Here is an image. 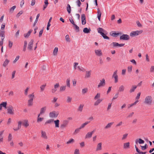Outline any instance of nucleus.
I'll return each mask as SVG.
<instances>
[{"mask_svg": "<svg viewBox=\"0 0 154 154\" xmlns=\"http://www.w3.org/2000/svg\"><path fill=\"white\" fill-rule=\"evenodd\" d=\"M7 111L8 113L13 115L14 114V110L12 106H10L7 108Z\"/></svg>", "mask_w": 154, "mask_h": 154, "instance_id": "1a4fd4ad", "label": "nucleus"}, {"mask_svg": "<svg viewBox=\"0 0 154 154\" xmlns=\"http://www.w3.org/2000/svg\"><path fill=\"white\" fill-rule=\"evenodd\" d=\"M74 142V140L72 138L70 139L68 141H67L66 143L67 144H69L71 143H72Z\"/></svg>", "mask_w": 154, "mask_h": 154, "instance_id": "a19ab883", "label": "nucleus"}, {"mask_svg": "<svg viewBox=\"0 0 154 154\" xmlns=\"http://www.w3.org/2000/svg\"><path fill=\"white\" fill-rule=\"evenodd\" d=\"M132 66H130L128 67V71L129 72H131L132 70Z\"/></svg>", "mask_w": 154, "mask_h": 154, "instance_id": "052dcab7", "label": "nucleus"}, {"mask_svg": "<svg viewBox=\"0 0 154 154\" xmlns=\"http://www.w3.org/2000/svg\"><path fill=\"white\" fill-rule=\"evenodd\" d=\"M40 16V14H37V15L36 16V19L34 22V26H35V24L36 23H37L39 17Z\"/></svg>", "mask_w": 154, "mask_h": 154, "instance_id": "09e8293b", "label": "nucleus"}, {"mask_svg": "<svg viewBox=\"0 0 154 154\" xmlns=\"http://www.w3.org/2000/svg\"><path fill=\"white\" fill-rule=\"evenodd\" d=\"M74 154H80L79 149H75L74 151Z\"/></svg>", "mask_w": 154, "mask_h": 154, "instance_id": "774afa93", "label": "nucleus"}, {"mask_svg": "<svg viewBox=\"0 0 154 154\" xmlns=\"http://www.w3.org/2000/svg\"><path fill=\"white\" fill-rule=\"evenodd\" d=\"M100 93H97L94 97V100H97V99H100Z\"/></svg>", "mask_w": 154, "mask_h": 154, "instance_id": "e433bc0d", "label": "nucleus"}, {"mask_svg": "<svg viewBox=\"0 0 154 154\" xmlns=\"http://www.w3.org/2000/svg\"><path fill=\"white\" fill-rule=\"evenodd\" d=\"M54 121L53 119H50L47 121L45 122V124H50L53 122Z\"/></svg>", "mask_w": 154, "mask_h": 154, "instance_id": "3c124183", "label": "nucleus"}, {"mask_svg": "<svg viewBox=\"0 0 154 154\" xmlns=\"http://www.w3.org/2000/svg\"><path fill=\"white\" fill-rule=\"evenodd\" d=\"M78 63L76 62L74 63L73 64V69L75 70H76L77 68L78 69Z\"/></svg>", "mask_w": 154, "mask_h": 154, "instance_id": "c03bdc74", "label": "nucleus"}, {"mask_svg": "<svg viewBox=\"0 0 154 154\" xmlns=\"http://www.w3.org/2000/svg\"><path fill=\"white\" fill-rule=\"evenodd\" d=\"M101 15V13L99 9H97V17L99 21H100V17Z\"/></svg>", "mask_w": 154, "mask_h": 154, "instance_id": "bb28decb", "label": "nucleus"}, {"mask_svg": "<svg viewBox=\"0 0 154 154\" xmlns=\"http://www.w3.org/2000/svg\"><path fill=\"white\" fill-rule=\"evenodd\" d=\"M110 45H112V47L114 48L118 47V43L116 42H113L110 44Z\"/></svg>", "mask_w": 154, "mask_h": 154, "instance_id": "f704fd0d", "label": "nucleus"}, {"mask_svg": "<svg viewBox=\"0 0 154 154\" xmlns=\"http://www.w3.org/2000/svg\"><path fill=\"white\" fill-rule=\"evenodd\" d=\"M136 144H137L138 143L139 144H143L144 143V140H143L140 138L137 139L135 141Z\"/></svg>", "mask_w": 154, "mask_h": 154, "instance_id": "a211bd4d", "label": "nucleus"}, {"mask_svg": "<svg viewBox=\"0 0 154 154\" xmlns=\"http://www.w3.org/2000/svg\"><path fill=\"white\" fill-rule=\"evenodd\" d=\"M46 85H42L40 86V89L41 91H43L44 90Z\"/></svg>", "mask_w": 154, "mask_h": 154, "instance_id": "69168bd1", "label": "nucleus"}, {"mask_svg": "<svg viewBox=\"0 0 154 154\" xmlns=\"http://www.w3.org/2000/svg\"><path fill=\"white\" fill-rule=\"evenodd\" d=\"M114 124V122H112L109 123L105 127V129H107L110 128L112 125Z\"/></svg>", "mask_w": 154, "mask_h": 154, "instance_id": "b1692460", "label": "nucleus"}, {"mask_svg": "<svg viewBox=\"0 0 154 154\" xmlns=\"http://www.w3.org/2000/svg\"><path fill=\"white\" fill-rule=\"evenodd\" d=\"M5 31H0V36L2 37L1 40H4L5 38Z\"/></svg>", "mask_w": 154, "mask_h": 154, "instance_id": "a878e982", "label": "nucleus"}, {"mask_svg": "<svg viewBox=\"0 0 154 154\" xmlns=\"http://www.w3.org/2000/svg\"><path fill=\"white\" fill-rule=\"evenodd\" d=\"M46 107L44 106L42 108H41L40 109V112L39 113V114L40 115H42L44 114L46 111Z\"/></svg>", "mask_w": 154, "mask_h": 154, "instance_id": "4be33fe9", "label": "nucleus"}, {"mask_svg": "<svg viewBox=\"0 0 154 154\" xmlns=\"http://www.w3.org/2000/svg\"><path fill=\"white\" fill-rule=\"evenodd\" d=\"M66 84L67 86L69 87H70V79H67L66 81Z\"/></svg>", "mask_w": 154, "mask_h": 154, "instance_id": "5fc2aeb1", "label": "nucleus"}, {"mask_svg": "<svg viewBox=\"0 0 154 154\" xmlns=\"http://www.w3.org/2000/svg\"><path fill=\"white\" fill-rule=\"evenodd\" d=\"M91 29H88L87 28H85L83 30V32L85 33H88L90 32Z\"/></svg>", "mask_w": 154, "mask_h": 154, "instance_id": "2f4dec72", "label": "nucleus"}, {"mask_svg": "<svg viewBox=\"0 0 154 154\" xmlns=\"http://www.w3.org/2000/svg\"><path fill=\"white\" fill-rule=\"evenodd\" d=\"M90 122L89 121H87L81 125L80 127L81 129L84 128L85 126Z\"/></svg>", "mask_w": 154, "mask_h": 154, "instance_id": "72a5a7b5", "label": "nucleus"}, {"mask_svg": "<svg viewBox=\"0 0 154 154\" xmlns=\"http://www.w3.org/2000/svg\"><path fill=\"white\" fill-rule=\"evenodd\" d=\"M137 87V86L136 85L132 86L130 90V92L131 93L134 92L135 89Z\"/></svg>", "mask_w": 154, "mask_h": 154, "instance_id": "473e14b6", "label": "nucleus"}, {"mask_svg": "<svg viewBox=\"0 0 154 154\" xmlns=\"http://www.w3.org/2000/svg\"><path fill=\"white\" fill-rule=\"evenodd\" d=\"M106 85V82L104 79H103L100 81V83L97 85V88H100L105 86Z\"/></svg>", "mask_w": 154, "mask_h": 154, "instance_id": "39448f33", "label": "nucleus"}, {"mask_svg": "<svg viewBox=\"0 0 154 154\" xmlns=\"http://www.w3.org/2000/svg\"><path fill=\"white\" fill-rule=\"evenodd\" d=\"M0 104L2 107L3 106L5 108H6V106L7 105V103L6 102H2Z\"/></svg>", "mask_w": 154, "mask_h": 154, "instance_id": "79ce46f5", "label": "nucleus"}, {"mask_svg": "<svg viewBox=\"0 0 154 154\" xmlns=\"http://www.w3.org/2000/svg\"><path fill=\"white\" fill-rule=\"evenodd\" d=\"M59 87V84L58 83L55 84L54 86V88L51 90V92L53 93H54L57 90V88Z\"/></svg>", "mask_w": 154, "mask_h": 154, "instance_id": "9d476101", "label": "nucleus"}, {"mask_svg": "<svg viewBox=\"0 0 154 154\" xmlns=\"http://www.w3.org/2000/svg\"><path fill=\"white\" fill-rule=\"evenodd\" d=\"M95 54L98 56H101L102 55V53L101 50L96 49L94 50Z\"/></svg>", "mask_w": 154, "mask_h": 154, "instance_id": "ddd939ff", "label": "nucleus"}, {"mask_svg": "<svg viewBox=\"0 0 154 154\" xmlns=\"http://www.w3.org/2000/svg\"><path fill=\"white\" fill-rule=\"evenodd\" d=\"M10 60H9L7 59H6L3 64V66L4 67H5L8 64Z\"/></svg>", "mask_w": 154, "mask_h": 154, "instance_id": "c85d7f7f", "label": "nucleus"}, {"mask_svg": "<svg viewBox=\"0 0 154 154\" xmlns=\"http://www.w3.org/2000/svg\"><path fill=\"white\" fill-rule=\"evenodd\" d=\"M117 73V70H116L114 72L112 76V77L114 79V82L115 83H116L118 82V77Z\"/></svg>", "mask_w": 154, "mask_h": 154, "instance_id": "6e6552de", "label": "nucleus"}, {"mask_svg": "<svg viewBox=\"0 0 154 154\" xmlns=\"http://www.w3.org/2000/svg\"><path fill=\"white\" fill-rule=\"evenodd\" d=\"M102 143H99L97 144L96 150L97 151L101 150L102 149Z\"/></svg>", "mask_w": 154, "mask_h": 154, "instance_id": "aec40b11", "label": "nucleus"}, {"mask_svg": "<svg viewBox=\"0 0 154 154\" xmlns=\"http://www.w3.org/2000/svg\"><path fill=\"white\" fill-rule=\"evenodd\" d=\"M53 122H54L55 125V127L56 128H58L59 127L60 121L59 120L57 119L55 120H54Z\"/></svg>", "mask_w": 154, "mask_h": 154, "instance_id": "6ab92c4d", "label": "nucleus"}, {"mask_svg": "<svg viewBox=\"0 0 154 154\" xmlns=\"http://www.w3.org/2000/svg\"><path fill=\"white\" fill-rule=\"evenodd\" d=\"M118 97H119V93H116L115 94V95H114V97H113L112 100H114L117 99Z\"/></svg>", "mask_w": 154, "mask_h": 154, "instance_id": "680f3d73", "label": "nucleus"}, {"mask_svg": "<svg viewBox=\"0 0 154 154\" xmlns=\"http://www.w3.org/2000/svg\"><path fill=\"white\" fill-rule=\"evenodd\" d=\"M83 105L82 104H80L78 108V110L80 112H82V110Z\"/></svg>", "mask_w": 154, "mask_h": 154, "instance_id": "6e6d98bb", "label": "nucleus"}, {"mask_svg": "<svg viewBox=\"0 0 154 154\" xmlns=\"http://www.w3.org/2000/svg\"><path fill=\"white\" fill-rule=\"evenodd\" d=\"M23 125L25 127H27L29 125V123L27 119H25L23 120L22 122Z\"/></svg>", "mask_w": 154, "mask_h": 154, "instance_id": "2eb2a0df", "label": "nucleus"}, {"mask_svg": "<svg viewBox=\"0 0 154 154\" xmlns=\"http://www.w3.org/2000/svg\"><path fill=\"white\" fill-rule=\"evenodd\" d=\"M143 31L142 30L132 31L130 33V35L131 37L135 36L141 33Z\"/></svg>", "mask_w": 154, "mask_h": 154, "instance_id": "20e7f679", "label": "nucleus"}, {"mask_svg": "<svg viewBox=\"0 0 154 154\" xmlns=\"http://www.w3.org/2000/svg\"><path fill=\"white\" fill-rule=\"evenodd\" d=\"M102 99H99L97 100L94 102V106H98L102 101Z\"/></svg>", "mask_w": 154, "mask_h": 154, "instance_id": "5701e85b", "label": "nucleus"}, {"mask_svg": "<svg viewBox=\"0 0 154 154\" xmlns=\"http://www.w3.org/2000/svg\"><path fill=\"white\" fill-rule=\"evenodd\" d=\"M27 45V42L26 41H24V45L23 46V51H25L26 50V48Z\"/></svg>", "mask_w": 154, "mask_h": 154, "instance_id": "603ef678", "label": "nucleus"}, {"mask_svg": "<svg viewBox=\"0 0 154 154\" xmlns=\"http://www.w3.org/2000/svg\"><path fill=\"white\" fill-rule=\"evenodd\" d=\"M32 31V30H30L26 34H24V37L26 38H28L30 35Z\"/></svg>", "mask_w": 154, "mask_h": 154, "instance_id": "cd10ccee", "label": "nucleus"}, {"mask_svg": "<svg viewBox=\"0 0 154 154\" xmlns=\"http://www.w3.org/2000/svg\"><path fill=\"white\" fill-rule=\"evenodd\" d=\"M67 10L69 14L70 13L71 7L69 4L67 5Z\"/></svg>", "mask_w": 154, "mask_h": 154, "instance_id": "8fccbe9b", "label": "nucleus"}, {"mask_svg": "<svg viewBox=\"0 0 154 154\" xmlns=\"http://www.w3.org/2000/svg\"><path fill=\"white\" fill-rule=\"evenodd\" d=\"M94 132V131H93L91 132H88L87 134L86 135L85 137L86 138H90L92 136V135Z\"/></svg>", "mask_w": 154, "mask_h": 154, "instance_id": "4468645a", "label": "nucleus"}, {"mask_svg": "<svg viewBox=\"0 0 154 154\" xmlns=\"http://www.w3.org/2000/svg\"><path fill=\"white\" fill-rule=\"evenodd\" d=\"M22 124V122L21 121H19L18 122V127L17 128H13V129L14 131H17L18 130L21 128Z\"/></svg>", "mask_w": 154, "mask_h": 154, "instance_id": "dca6fc26", "label": "nucleus"}, {"mask_svg": "<svg viewBox=\"0 0 154 154\" xmlns=\"http://www.w3.org/2000/svg\"><path fill=\"white\" fill-rule=\"evenodd\" d=\"M20 58V56L19 55L17 56L15 60L13 61V63H15Z\"/></svg>", "mask_w": 154, "mask_h": 154, "instance_id": "338daca9", "label": "nucleus"}, {"mask_svg": "<svg viewBox=\"0 0 154 154\" xmlns=\"http://www.w3.org/2000/svg\"><path fill=\"white\" fill-rule=\"evenodd\" d=\"M130 39L129 36L127 34H123L120 37L121 40H128Z\"/></svg>", "mask_w": 154, "mask_h": 154, "instance_id": "0eeeda50", "label": "nucleus"}, {"mask_svg": "<svg viewBox=\"0 0 154 154\" xmlns=\"http://www.w3.org/2000/svg\"><path fill=\"white\" fill-rule=\"evenodd\" d=\"M16 6L15 5L14 6L12 7L10 9V12L11 13H12L14 11V10L16 8Z\"/></svg>", "mask_w": 154, "mask_h": 154, "instance_id": "de8ad7c7", "label": "nucleus"}, {"mask_svg": "<svg viewBox=\"0 0 154 154\" xmlns=\"http://www.w3.org/2000/svg\"><path fill=\"white\" fill-rule=\"evenodd\" d=\"M28 97L29 98V100H33V98L34 97V93H32L31 94L28 95Z\"/></svg>", "mask_w": 154, "mask_h": 154, "instance_id": "4c0bfd02", "label": "nucleus"}, {"mask_svg": "<svg viewBox=\"0 0 154 154\" xmlns=\"http://www.w3.org/2000/svg\"><path fill=\"white\" fill-rule=\"evenodd\" d=\"M91 70L86 71L85 75V78H88L91 77Z\"/></svg>", "mask_w": 154, "mask_h": 154, "instance_id": "412c9836", "label": "nucleus"}, {"mask_svg": "<svg viewBox=\"0 0 154 154\" xmlns=\"http://www.w3.org/2000/svg\"><path fill=\"white\" fill-rule=\"evenodd\" d=\"M125 89V87L123 85H121L119 88L118 91L120 92H123Z\"/></svg>", "mask_w": 154, "mask_h": 154, "instance_id": "c756f323", "label": "nucleus"}, {"mask_svg": "<svg viewBox=\"0 0 154 154\" xmlns=\"http://www.w3.org/2000/svg\"><path fill=\"white\" fill-rule=\"evenodd\" d=\"M81 129V128L80 127L76 129L75 130V131L74 132V134H77L80 131V129Z\"/></svg>", "mask_w": 154, "mask_h": 154, "instance_id": "864d4df0", "label": "nucleus"}, {"mask_svg": "<svg viewBox=\"0 0 154 154\" xmlns=\"http://www.w3.org/2000/svg\"><path fill=\"white\" fill-rule=\"evenodd\" d=\"M66 86V85L61 86L60 88V92H62L65 90Z\"/></svg>", "mask_w": 154, "mask_h": 154, "instance_id": "c9c22d12", "label": "nucleus"}, {"mask_svg": "<svg viewBox=\"0 0 154 154\" xmlns=\"http://www.w3.org/2000/svg\"><path fill=\"white\" fill-rule=\"evenodd\" d=\"M65 39L66 40L67 42H70V39L69 38V35H67L65 36Z\"/></svg>", "mask_w": 154, "mask_h": 154, "instance_id": "bf43d9fd", "label": "nucleus"}, {"mask_svg": "<svg viewBox=\"0 0 154 154\" xmlns=\"http://www.w3.org/2000/svg\"><path fill=\"white\" fill-rule=\"evenodd\" d=\"M58 51V48L57 47H56L54 48L53 51V54L54 55H56L57 54V52Z\"/></svg>", "mask_w": 154, "mask_h": 154, "instance_id": "58836bf2", "label": "nucleus"}, {"mask_svg": "<svg viewBox=\"0 0 154 154\" xmlns=\"http://www.w3.org/2000/svg\"><path fill=\"white\" fill-rule=\"evenodd\" d=\"M140 94H141L140 92H139L137 94V96L136 97V100H138L140 98Z\"/></svg>", "mask_w": 154, "mask_h": 154, "instance_id": "0e129e2a", "label": "nucleus"}, {"mask_svg": "<svg viewBox=\"0 0 154 154\" xmlns=\"http://www.w3.org/2000/svg\"><path fill=\"white\" fill-rule=\"evenodd\" d=\"M78 69L80 71H81L83 72L85 71V69L83 68L82 67H80L79 66H78Z\"/></svg>", "mask_w": 154, "mask_h": 154, "instance_id": "e2e57ef3", "label": "nucleus"}, {"mask_svg": "<svg viewBox=\"0 0 154 154\" xmlns=\"http://www.w3.org/2000/svg\"><path fill=\"white\" fill-rule=\"evenodd\" d=\"M69 122L67 120H64L63 121L62 123L60 125V128L61 129H63L66 128L69 124Z\"/></svg>", "mask_w": 154, "mask_h": 154, "instance_id": "7ed1b4c3", "label": "nucleus"}, {"mask_svg": "<svg viewBox=\"0 0 154 154\" xmlns=\"http://www.w3.org/2000/svg\"><path fill=\"white\" fill-rule=\"evenodd\" d=\"M152 97L150 95H148L145 97L143 103L145 105H150L152 104Z\"/></svg>", "mask_w": 154, "mask_h": 154, "instance_id": "f03ea898", "label": "nucleus"}, {"mask_svg": "<svg viewBox=\"0 0 154 154\" xmlns=\"http://www.w3.org/2000/svg\"><path fill=\"white\" fill-rule=\"evenodd\" d=\"M40 115H40L39 114H38V115L37 119V122H41L44 119V118H41L40 117Z\"/></svg>", "mask_w": 154, "mask_h": 154, "instance_id": "7c9ffc66", "label": "nucleus"}, {"mask_svg": "<svg viewBox=\"0 0 154 154\" xmlns=\"http://www.w3.org/2000/svg\"><path fill=\"white\" fill-rule=\"evenodd\" d=\"M41 137L43 139L46 140L48 139V137L45 131H41Z\"/></svg>", "mask_w": 154, "mask_h": 154, "instance_id": "f3484780", "label": "nucleus"}, {"mask_svg": "<svg viewBox=\"0 0 154 154\" xmlns=\"http://www.w3.org/2000/svg\"><path fill=\"white\" fill-rule=\"evenodd\" d=\"M130 147V143L129 142H127L124 143L123 144V148L124 149H128Z\"/></svg>", "mask_w": 154, "mask_h": 154, "instance_id": "393cba45", "label": "nucleus"}, {"mask_svg": "<svg viewBox=\"0 0 154 154\" xmlns=\"http://www.w3.org/2000/svg\"><path fill=\"white\" fill-rule=\"evenodd\" d=\"M128 135V134L126 133L124 134L123 136L122 137V140H124L126 139L127 137V136Z\"/></svg>", "mask_w": 154, "mask_h": 154, "instance_id": "13d9d810", "label": "nucleus"}, {"mask_svg": "<svg viewBox=\"0 0 154 154\" xmlns=\"http://www.w3.org/2000/svg\"><path fill=\"white\" fill-rule=\"evenodd\" d=\"M73 25L74 26L75 29L76 31L77 32H79V27L75 24Z\"/></svg>", "mask_w": 154, "mask_h": 154, "instance_id": "4d7b16f0", "label": "nucleus"}, {"mask_svg": "<svg viewBox=\"0 0 154 154\" xmlns=\"http://www.w3.org/2000/svg\"><path fill=\"white\" fill-rule=\"evenodd\" d=\"M97 30L98 32L100 34L104 39H109V38L106 35V31L101 28H99Z\"/></svg>", "mask_w": 154, "mask_h": 154, "instance_id": "f257e3e1", "label": "nucleus"}, {"mask_svg": "<svg viewBox=\"0 0 154 154\" xmlns=\"http://www.w3.org/2000/svg\"><path fill=\"white\" fill-rule=\"evenodd\" d=\"M88 91V89L87 88H84L82 90V94H85Z\"/></svg>", "mask_w": 154, "mask_h": 154, "instance_id": "37998d69", "label": "nucleus"}, {"mask_svg": "<svg viewBox=\"0 0 154 154\" xmlns=\"http://www.w3.org/2000/svg\"><path fill=\"white\" fill-rule=\"evenodd\" d=\"M33 100H29L28 101V104L29 106H32L33 105Z\"/></svg>", "mask_w": 154, "mask_h": 154, "instance_id": "ea45409f", "label": "nucleus"}, {"mask_svg": "<svg viewBox=\"0 0 154 154\" xmlns=\"http://www.w3.org/2000/svg\"><path fill=\"white\" fill-rule=\"evenodd\" d=\"M110 34L111 36L114 37H116L119 35L122 34V33L121 32L116 33L115 31H112Z\"/></svg>", "mask_w": 154, "mask_h": 154, "instance_id": "9b49d317", "label": "nucleus"}, {"mask_svg": "<svg viewBox=\"0 0 154 154\" xmlns=\"http://www.w3.org/2000/svg\"><path fill=\"white\" fill-rule=\"evenodd\" d=\"M34 40L33 39H31L29 43L28 47V49L30 50H32V46L33 44Z\"/></svg>", "mask_w": 154, "mask_h": 154, "instance_id": "f8f14e48", "label": "nucleus"}, {"mask_svg": "<svg viewBox=\"0 0 154 154\" xmlns=\"http://www.w3.org/2000/svg\"><path fill=\"white\" fill-rule=\"evenodd\" d=\"M72 100V98L69 96H68L67 97L66 99V102L68 103H71Z\"/></svg>", "mask_w": 154, "mask_h": 154, "instance_id": "49530a36", "label": "nucleus"}, {"mask_svg": "<svg viewBox=\"0 0 154 154\" xmlns=\"http://www.w3.org/2000/svg\"><path fill=\"white\" fill-rule=\"evenodd\" d=\"M12 136L11 134H9L8 137V142H10L12 141Z\"/></svg>", "mask_w": 154, "mask_h": 154, "instance_id": "a18cd8bd", "label": "nucleus"}, {"mask_svg": "<svg viewBox=\"0 0 154 154\" xmlns=\"http://www.w3.org/2000/svg\"><path fill=\"white\" fill-rule=\"evenodd\" d=\"M58 114L59 112H58L53 111L49 113V116L51 118H56L57 117Z\"/></svg>", "mask_w": 154, "mask_h": 154, "instance_id": "423d86ee", "label": "nucleus"}]
</instances>
